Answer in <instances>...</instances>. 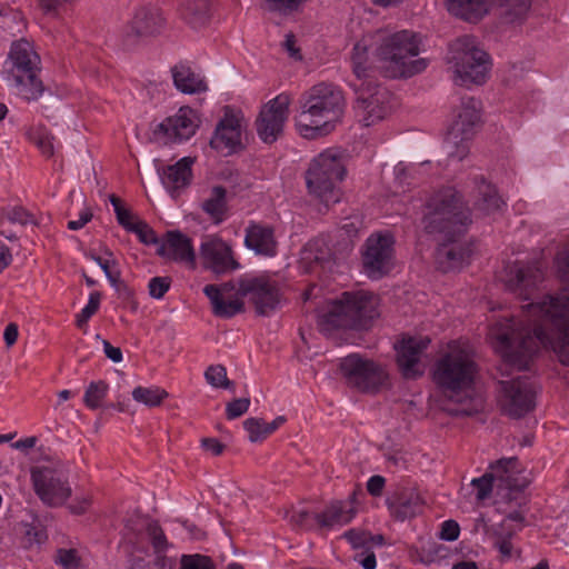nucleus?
<instances>
[{"instance_id": "473e14b6", "label": "nucleus", "mask_w": 569, "mask_h": 569, "mask_svg": "<svg viewBox=\"0 0 569 569\" xmlns=\"http://www.w3.org/2000/svg\"><path fill=\"white\" fill-rule=\"evenodd\" d=\"M355 515V508H348L347 503L342 501H333L322 512L315 513V520L318 528L331 529L349 523Z\"/></svg>"}, {"instance_id": "603ef678", "label": "nucleus", "mask_w": 569, "mask_h": 569, "mask_svg": "<svg viewBox=\"0 0 569 569\" xmlns=\"http://www.w3.org/2000/svg\"><path fill=\"white\" fill-rule=\"evenodd\" d=\"M353 549H369V531L360 529H350L343 533Z\"/></svg>"}, {"instance_id": "20e7f679", "label": "nucleus", "mask_w": 569, "mask_h": 569, "mask_svg": "<svg viewBox=\"0 0 569 569\" xmlns=\"http://www.w3.org/2000/svg\"><path fill=\"white\" fill-rule=\"evenodd\" d=\"M377 305L376 297L368 291H345L318 317V327L327 336L339 329L368 330L379 315Z\"/></svg>"}, {"instance_id": "412c9836", "label": "nucleus", "mask_w": 569, "mask_h": 569, "mask_svg": "<svg viewBox=\"0 0 569 569\" xmlns=\"http://www.w3.org/2000/svg\"><path fill=\"white\" fill-rule=\"evenodd\" d=\"M164 18L160 9L143 6L133 12L131 20L123 29V40L128 46H133L140 40L159 34L164 27Z\"/></svg>"}, {"instance_id": "49530a36", "label": "nucleus", "mask_w": 569, "mask_h": 569, "mask_svg": "<svg viewBox=\"0 0 569 569\" xmlns=\"http://www.w3.org/2000/svg\"><path fill=\"white\" fill-rule=\"evenodd\" d=\"M9 221L11 223H18L20 226H27L33 223L32 216L22 207H12L0 210V222Z\"/></svg>"}, {"instance_id": "e2e57ef3", "label": "nucleus", "mask_w": 569, "mask_h": 569, "mask_svg": "<svg viewBox=\"0 0 569 569\" xmlns=\"http://www.w3.org/2000/svg\"><path fill=\"white\" fill-rule=\"evenodd\" d=\"M88 257L100 266L108 280L116 276V272L111 270V264L116 263L114 260L102 259L93 252L88 253Z\"/></svg>"}, {"instance_id": "6e6d98bb", "label": "nucleus", "mask_w": 569, "mask_h": 569, "mask_svg": "<svg viewBox=\"0 0 569 569\" xmlns=\"http://www.w3.org/2000/svg\"><path fill=\"white\" fill-rule=\"evenodd\" d=\"M291 522L305 530H311L318 527L315 520V513L311 515L307 510L295 511L291 516Z\"/></svg>"}, {"instance_id": "f03ea898", "label": "nucleus", "mask_w": 569, "mask_h": 569, "mask_svg": "<svg viewBox=\"0 0 569 569\" xmlns=\"http://www.w3.org/2000/svg\"><path fill=\"white\" fill-rule=\"evenodd\" d=\"M300 112L296 124L305 138L325 136L333 129L346 108L342 90L333 84L320 82L312 86L299 99Z\"/></svg>"}, {"instance_id": "4c0bfd02", "label": "nucleus", "mask_w": 569, "mask_h": 569, "mask_svg": "<svg viewBox=\"0 0 569 569\" xmlns=\"http://www.w3.org/2000/svg\"><path fill=\"white\" fill-rule=\"evenodd\" d=\"M181 17L193 28L203 26L209 18V1L187 0L181 7Z\"/></svg>"}, {"instance_id": "4468645a", "label": "nucleus", "mask_w": 569, "mask_h": 569, "mask_svg": "<svg viewBox=\"0 0 569 569\" xmlns=\"http://www.w3.org/2000/svg\"><path fill=\"white\" fill-rule=\"evenodd\" d=\"M480 101L473 97L461 99L460 107L446 138L447 144L451 149L449 152L451 158L461 161L468 154L469 141L480 122Z\"/></svg>"}, {"instance_id": "8fccbe9b", "label": "nucleus", "mask_w": 569, "mask_h": 569, "mask_svg": "<svg viewBox=\"0 0 569 569\" xmlns=\"http://www.w3.org/2000/svg\"><path fill=\"white\" fill-rule=\"evenodd\" d=\"M100 301L101 293L99 291H93L90 293L87 306L77 316V326L79 328H82L88 322V320L98 311Z\"/></svg>"}, {"instance_id": "f8f14e48", "label": "nucleus", "mask_w": 569, "mask_h": 569, "mask_svg": "<svg viewBox=\"0 0 569 569\" xmlns=\"http://www.w3.org/2000/svg\"><path fill=\"white\" fill-rule=\"evenodd\" d=\"M476 371L477 366L470 352L452 347L438 360L433 380L445 392H457L471 386Z\"/></svg>"}, {"instance_id": "ddd939ff", "label": "nucleus", "mask_w": 569, "mask_h": 569, "mask_svg": "<svg viewBox=\"0 0 569 569\" xmlns=\"http://www.w3.org/2000/svg\"><path fill=\"white\" fill-rule=\"evenodd\" d=\"M339 369L347 386L361 392L375 393L388 383L385 368L359 353L342 358Z\"/></svg>"}, {"instance_id": "4d7b16f0", "label": "nucleus", "mask_w": 569, "mask_h": 569, "mask_svg": "<svg viewBox=\"0 0 569 569\" xmlns=\"http://www.w3.org/2000/svg\"><path fill=\"white\" fill-rule=\"evenodd\" d=\"M109 281L121 299L128 301L132 299L133 290L123 280L120 279L119 271H116V276L111 278Z\"/></svg>"}, {"instance_id": "de8ad7c7", "label": "nucleus", "mask_w": 569, "mask_h": 569, "mask_svg": "<svg viewBox=\"0 0 569 569\" xmlns=\"http://www.w3.org/2000/svg\"><path fill=\"white\" fill-rule=\"evenodd\" d=\"M308 260L313 261L321 267H327L331 262V252L325 242L315 241L307 248Z\"/></svg>"}, {"instance_id": "bf43d9fd", "label": "nucleus", "mask_w": 569, "mask_h": 569, "mask_svg": "<svg viewBox=\"0 0 569 569\" xmlns=\"http://www.w3.org/2000/svg\"><path fill=\"white\" fill-rule=\"evenodd\" d=\"M58 559L59 563L66 569L74 568L78 565L77 551L73 549H60Z\"/></svg>"}, {"instance_id": "423d86ee", "label": "nucleus", "mask_w": 569, "mask_h": 569, "mask_svg": "<svg viewBox=\"0 0 569 569\" xmlns=\"http://www.w3.org/2000/svg\"><path fill=\"white\" fill-rule=\"evenodd\" d=\"M490 339L495 350L501 357L500 370L502 376L511 370L529 369L533 360L532 329L519 327L513 319L496 323L490 330Z\"/></svg>"}, {"instance_id": "09e8293b", "label": "nucleus", "mask_w": 569, "mask_h": 569, "mask_svg": "<svg viewBox=\"0 0 569 569\" xmlns=\"http://www.w3.org/2000/svg\"><path fill=\"white\" fill-rule=\"evenodd\" d=\"M180 569H214V563L208 556L199 553L182 555L180 558Z\"/></svg>"}, {"instance_id": "7ed1b4c3", "label": "nucleus", "mask_w": 569, "mask_h": 569, "mask_svg": "<svg viewBox=\"0 0 569 569\" xmlns=\"http://www.w3.org/2000/svg\"><path fill=\"white\" fill-rule=\"evenodd\" d=\"M377 305L376 297L368 291H345L318 317V327L327 336L339 329L368 330L379 315Z\"/></svg>"}, {"instance_id": "ea45409f", "label": "nucleus", "mask_w": 569, "mask_h": 569, "mask_svg": "<svg viewBox=\"0 0 569 569\" xmlns=\"http://www.w3.org/2000/svg\"><path fill=\"white\" fill-rule=\"evenodd\" d=\"M168 397V392L159 387H137L132 391V398L148 407L159 406L163 399Z\"/></svg>"}, {"instance_id": "c756f323", "label": "nucleus", "mask_w": 569, "mask_h": 569, "mask_svg": "<svg viewBox=\"0 0 569 569\" xmlns=\"http://www.w3.org/2000/svg\"><path fill=\"white\" fill-rule=\"evenodd\" d=\"M244 246L256 254L274 257L278 251V242L272 227L250 222L246 228Z\"/></svg>"}, {"instance_id": "72a5a7b5", "label": "nucleus", "mask_w": 569, "mask_h": 569, "mask_svg": "<svg viewBox=\"0 0 569 569\" xmlns=\"http://www.w3.org/2000/svg\"><path fill=\"white\" fill-rule=\"evenodd\" d=\"M202 211L214 224H220L228 217L227 190L221 186H214L201 202Z\"/></svg>"}, {"instance_id": "052dcab7", "label": "nucleus", "mask_w": 569, "mask_h": 569, "mask_svg": "<svg viewBox=\"0 0 569 569\" xmlns=\"http://www.w3.org/2000/svg\"><path fill=\"white\" fill-rule=\"evenodd\" d=\"M355 560L363 568V569H376L377 560L373 551L369 549L363 550L355 556Z\"/></svg>"}, {"instance_id": "b1692460", "label": "nucleus", "mask_w": 569, "mask_h": 569, "mask_svg": "<svg viewBox=\"0 0 569 569\" xmlns=\"http://www.w3.org/2000/svg\"><path fill=\"white\" fill-rule=\"evenodd\" d=\"M203 292L209 298L212 312L217 317L228 319L244 310L243 297L238 295V289L236 290V284L231 281L221 286L207 284Z\"/></svg>"}, {"instance_id": "2eb2a0df", "label": "nucleus", "mask_w": 569, "mask_h": 569, "mask_svg": "<svg viewBox=\"0 0 569 569\" xmlns=\"http://www.w3.org/2000/svg\"><path fill=\"white\" fill-rule=\"evenodd\" d=\"M351 86L357 94L355 111L359 121L369 127L385 119L389 112V92L373 80H361Z\"/></svg>"}, {"instance_id": "58836bf2", "label": "nucleus", "mask_w": 569, "mask_h": 569, "mask_svg": "<svg viewBox=\"0 0 569 569\" xmlns=\"http://www.w3.org/2000/svg\"><path fill=\"white\" fill-rule=\"evenodd\" d=\"M367 52L368 46L365 40H361L355 44L351 61L353 72L357 78L355 82L357 83L361 82V80H372L371 77L368 74V70L366 67Z\"/></svg>"}, {"instance_id": "69168bd1", "label": "nucleus", "mask_w": 569, "mask_h": 569, "mask_svg": "<svg viewBox=\"0 0 569 569\" xmlns=\"http://www.w3.org/2000/svg\"><path fill=\"white\" fill-rule=\"evenodd\" d=\"M92 219V212L89 208H84L80 214L78 220H70L68 222V228L70 230H79L84 227Z\"/></svg>"}, {"instance_id": "3c124183", "label": "nucleus", "mask_w": 569, "mask_h": 569, "mask_svg": "<svg viewBox=\"0 0 569 569\" xmlns=\"http://www.w3.org/2000/svg\"><path fill=\"white\" fill-rule=\"evenodd\" d=\"M130 232L136 233L139 240L144 244L158 243V238L153 229L140 219L136 220L134 226L131 228Z\"/></svg>"}, {"instance_id": "f704fd0d", "label": "nucleus", "mask_w": 569, "mask_h": 569, "mask_svg": "<svg viewBox=\"0 0 569 569\" xmlns=\"http://www.w3.org/2000/svg\"><path fill=\"white\" fill-rule=\"evenodd\" d=\"M171 73L176 88L182 93L194 94L208 89L204 79L192 71L189 66L179 63L171 69Z\"/></svg>"}, {"instance_id": "13d9d810", "label": "nucleus", "mask_w": 569, "mask_h": 569, "mask_svg": "<svg viewBox=\"0 0 569 569\" xmlns=\"http://www.w3.org/2000/svg\"><path fill=\"white\" fill-rule=\"evenodd\" d=\"M460 533V527L455 520H446L441 525L440 538L447 541H455Z\"/></svg>"}, {"instance_id": "6ab92c4d", "label": "nucleus", "mask_w": 569, "mask_h": 569, "mask_svg": "<svg viewBox=\"0 0 569 569\" xmlns=\"http://www.w3.org/2000/svg\"><path fill=\"white\" fill-rule=\"evenodd\" d=\"M290 97L279 94L270 100L260 111L256 121L259 138L266 143H273L282 133L289 114Z\"/></svg>"}, {"instance_id": "7c9ffc66", "label": "nucleus", "mask_w": 569, "mask_h": 569, "mask_svg": "<svg viewBox=\"0 0 569 569\" xmlns=\"http://www.w3.org/2000/svg\"><path fill=\"white\" fill-rule=\"evenodd\" d=\"M473 207L483 214H491L501 209L503 201L496 188L487 182L482 176L473 178Z\"/></svg>"}, {"instance_id": "6e6552de", "label": "nucleus", "mask_w": 569, "mask_h": 569, "mask_svg": "<svg viewBox=\"0 0 569 569\" xmlns=\"http://www.w3.org/2000/svg\"><path fill=\"white\" fill-rule=\"evenodd\" d=\"M40 62L39 54L29 41L12 43L6 70L7 80L27 101L37 100L43 92L42 81L38 77Z\"/></svg>"}, {"instance_id": "aec40b11", "label": "nucleus", "mask_w": 569, "mask_h": 569, "mask_svg": "<svg viewBox=\"0 0 569 569\" xmlns=\"http://www.w3.org/2000/svg\"><path fill=\"white\" fill-rule=\"evenodd\" d=\"M430 343L428 337H405L395 346L397 366L405 379H418L423 376L426 365L422 356Z\"/></svg>"}, {"instance_id": "5701e85b", "label": "nucleus", "mask_w": 569, "mask_h": 569, "mask_svg": "<svg viewBox=\"0 0 569 569\" xmlns=\"http://www.w3.org/2000/svg\"><path fill=\"white\" fill-rule=\"evenodd\" d=\"M200 257L203 267L216 274H224L240 267L233 257L232 248L218 237H210L202 241Z\"/></svg>"}, {"instance_id": "e433bc0d", "label": "nucleus", "mask_w": 569, "mask_h": 569, "mask_svg": "<svg viewBox=\"0 0 569 569\" xmlns=\"http://www.w3.org/2000/svg\"><path fill=\"white\" fill-rule=\"evenodd\" d=\"M284 421L286 419L282 416L277 417L271 422H266L261 418H248L243 421V428L248 432L251 442H259L274 432Z\"/></svg>"}, {"instance_id": "393cba45", "label": "nucleus", "mask_w": 569, "mask_h": 569, "mask_svg": "<svg viewBox=\"0 0 569 569\" xmlns=\"http://www.w3.org/2000/svg\"><path fill=\"white\" fill-rule=\"evenodd\" d=\"M199 122L197 111L190 107H181L174 116L159 123L154 133H162L169 141L181 142L196 133Z\"/></svg>"}, {"instance_id": "dca6fc26", "label": "nucleus", "mask_w": 569, "mask_h": 569, "mask_svg": "<svg viewBox=\"0 0 569 569\" xmlns=\"http://www.w3.org/2000/svg\"><path fill=\"white\" fill-rule=\"evenodd\" d=\"M238 295L248 297L259 316H270L280 305L281 295L276 281L264 276H242Z\"/></svg>"}, {"instance_id": "a18cd8bd", "label": "nucleus", "mask_w": 569, "mask_h": 569, "mask_svg": "<svg viewBox=\"0 0 569 569\" xmlns=\"http://www.w3.org/2000/svg\"><path fill=\"white\" fill-rule=\"evenodd\" d=\"M206 380L214 388L231 389L233 382L227 377V370L222 365H212L204 372Z\"/></svg>"}, {"instance_id": "0e129e2a", "label": "nucleus", "mask_w": 569, "mask_h": 569, "mask_svg": "<svg viewBox=\"0 0 569 569\" xmlns=\"http://www.w3.org/2000/svg\"><path fill=\"white\" fill-rule=\"evenodd\" d=\"M117 220L120 226H122L126 230L130 231L134 226V222L138 218H136L128 209L118 210Z\"/></svg>"}, {"instance_id": "a878e982", "label": "nucleus", "mask_w": 569, "mask_h": 569, "mask_svg": "<svg viewBox=\"0 0 569 569\" xmlns=\"http://www.w3.org/2000/svg\"><path fill=\"white\" fill-rule=\"evenodd\" d=\"M386 505L395 520L406 521L422 512L425 500L416 488L397 487L386 499Z\"/></svg>"}, {"instance_id": "37998d69", "label": "nucleus", "mask_w": 569, "mask_h": 569, "mask_svg": "<svg viewBox=\"0 0 569 569\" xmlns=\"http://www.w3.org/2000/svg\"><path fill=\"white\" fill-rule=\"evenodd\" d=\"M28 137L38 146L44 156L51 157L53 154V137L44 127L38 126L30 128Z\"/></svg>"}, {"instance_id": "9b49d317", "label": "nucleus", "mask_w": 569, "mask_h": 569, "mask_svg": "<svg viewBox=\"0 0 569 569\" xmlns=\"http://www.w3.org/2000/svg\"><path fill=\"white\" fill-rule=\"evenodd\" d=\"M546 317L552 327V337L536 331V339L548 343L560 361L569 365V293L536 302V318Z\"/></svg>"}, {"instance_id": "2f4dec72", "label": "nucleus", "mask_w": 569, "mask_h": 569, "mask_svg": "<svg viewBox=\"0 0 569 569\" xmlns=\"http://www.w3.org/2000/svg\"><path fill=\"white\" fill-rule=\"evenodd\" d=\"M193 162V158L184 157L174 164L167 166L162 171H159L161 182L169 192L174 193L190 184Z\"/></svg>"}, {"instance_id": "c9c22d12", "label": "nucleus", "mask_w": 569, "mask_h": 569, "mask_svg": "<svg viewBox=\"0 0 569 569\" xmlns=\"http://www.w3.org/2000/svg\"><path fill=\"white\" fill-rule=\"evenodd\" d=\"M448 11L466 21H478L488 13L490 0H447Z\"/></svg>"}, {"instance_id": "a19ab883", "label": "nucleus", "mask_w": 569, "mask_h": 569, "mask_svg": "<svg viewBox=\"0 0 569 569\" xmlns=\"http://www.w3.org/2000/svg\"><path fill=\"white\" fill-rule=\"evenodd\" d=\"M531 0H499L501 16L508 22L521 19L529 10Z\"/></svg>"}, {"instance_id": "c85d7f7f", "label": "nucleus", "mask_w": 569, "mask_h": 569, "mask_svg": "<svg viewBox=\"0 0 569 569\" xmlns=\"http://www.w3.org/2000/svg\"><path fill=\"white\" fill-rule=\"evenodd\" d=\"M241 144V124L229 110L216 127L210 146L218 151H234Z\"/></svg>"}, {"instance_id": "774afa93", "label": "nucleus", "mask_w": 569, "mask_h": 569, "mask_svg": "<svg viewBox=\"0 0 569 569\" xmlns=\"http://www.w3.org/2000/svg\"><path fill=\"white\" fill-rule=\"evenodd\" d=\"M103 350L106 356L113 362H120L122 360V351L118 347H113L109 341L102 340Z\"/></svg>"}, {"instance_id": "9d476101", "label": "nucleus", "mask_w": 569, "mask_h": 569, "mask_svg": "<svg viewBox=\"0 0 569 569\" xmlns=\"http://www.w3.org/2000/svg\"><path fill=\"white\" fill-rule=\"evenodd\" d=\"M528 485L518 458H502L490 465V471L471 480L477 490V500L488 499L493 490L502 499L511 500L512 492H519Z\"/></svg>"}, {"instance_id": "864d4df0", "label": "nucleus", "mask_w": 569, "mask_h": 569, "mask_svg": "<svg viewBox=\"0 0 569 569\" xmlns=\"http://www.w3.org/2000/svg\"><path fill=\"white\" fill-rule=\"evenodd\" d=\"M170 286L171 279L169 277H153L148 284L149 295L154 299H161L168 292Z\"/></svg>"}, {"instance_id": "0eeeda50", "label": "nucleus", "mask_w": 569, "mask_h": 569, "mask_svg": "<svg viewBox=\"0 0 569 569\" xmlns=\"http://www.w3.org/2000/svg\"><path fill=\"white\" fill-rule=\"evenodd\" d=\"M346 174L343 157L337 150L328 149L310 162L306 171V184L309 193L326 208L341 199L338 187Z\"/></svg>"}, {"instance_id": "c03bdc74", "label": "nucleus", "mask_w": 569, "mask_h": 569, "mask_svg": "<svg viewBox=\"0 0 569 569\" xmlns=\"http://www.w3.org/2000/svg\"><path fill=\"white\" fill-rule=\"evenodd\" d=\"M147 533L151 540V545L159 559H164V552L169 547L167 537L157 521H151L147 526Z\"/></svg>"}, {"instance_id": "a211bd4d", "label": "nucleus", "mask_w": 569, "mask_h": 569, "mask_svg": "<svg viewBox=\"0 0 569 569\" xmlns=\"http://www.w3.org/2000/svg\"><path fill=\"white\" fill-rule=\"evenodd\" d=\"M31 480L36 493L48 506H61L71 495L63 472L49 466L32 468Z\"/></svg>"}, {"instance_id": "680f3d73", "label": "nucleus", "mask_w": 569, "mask_h": 569, "mask_svg": "<svg viewBox=\"0 0 569 569\" xmlns=\"http://www.w3.org/2000/svg\"><path fill=\"white\" fill-rule=\"evenodd\" d=\"M386 485V479L382 476L376 475L369 478L367 482V490L373 497H379Z\"/></svg>"}, {"instance_id": "5fc2aeb1", "label": "nucleus", "mask_w": 569, "mask_h": 569, "mask_svg": "<svg viewBox=\"0 0 569 569\" xmlns=\"http://www.w3.org/2000/svg\"><path fill=\"white\" fill-rule=\"evenodd\" d=\"M250 407L249 398H238L227 405L226 416L229 420L239 418L248 411Z\"/></svg>"}, {"instance_id": "cd10ccee", "label": "nucleus", "mask_w": 569, "mask_h": 569, "mask_svg": "<svg viewBox=\"0 0 569 569\" xmlns=\"http://www.w3.org/2000/svg\"><path fill=\"white\" fill-rule=\"evenodd\" d=\"M157 253L163 258L194 267L196 254L191 239L178 230L167 232L164 241L157 249Z\"/></svg>"}, {"instance_id": "f257e3e1", "label": "nucleus", "mask_w": 569, "mask_h": 569, "mask_svg": "<svg viewBox=\"0 0 569 569\" xmlns=\"http://www.w3.org/2000/svg\"><path fill=\"white\" fill-rule=\"evenodd\" d=\"M470 222V212L456 189L443 188L428 200L423 224L428 233L441 236L436 263L442 272L458 270L468 263L472 250L459 239Z\"/></svg>"}, {"instance_id": "39448f33", "label": "nucleus", "mask_w": 569, "mask_h": 569, "mask_svg": "<svg viewBox=\"0 0 569 569\" xmlns=\"http://www.w3.org/2000/svg\"><path fill=\"white\" fill-rule=\"evenodd\" d=\"M421 38L416 32L401 30L385 37L377 48L381 68L388 78H410L422 72L428 63L417 58Z\"/></svg>"}, {"instance_id": "338daca9", "label": "nucleus", "mask_w": 569, "mask_h": 569, "mask_svg": "<svg viewBox=\"0 0 569 569\" xmlns=\"http://www.w3.org/2000/svg\"><path fill=\"white\" fill-rule=\"evenodd\" d=\"M202 447L211 452L213 456H220L224 450V445L216 438H203L201 440Z\"/></svg>"}, {"instance_id": "f3484780", "label": "nucleus", "mask_w": 569, "mask_h": 569, "mask_svg": "<svg viewBox=\"0 0 569 569\" xmlns=\"http://www.w3.org/2000/svg\"><path fill=\"white\" fill-rule=\"evenodd\" d=\"M393 238L390 234H371L363 244L362 266L371 279H380L395 264Z\"/></svg>"}, {"instance_id": "4be33fe9", "label": "nucleus", "mask_w": 569, "mask_h": 569, "mask_svg": "<svg viewBox=\"0 0 569 569\" xmlns=\"http://www.w3.org/2000/svg\"><path fill=\"white\" fill-rule=\"evenodd\" d=\"M503 390V410L513 418L526 415L532 405V382L528 376H517L510 381H500Z\"/></svg>"}, {"instance_id": "bb28decb", "label": "nucleus", "mask_w": 569, "mask_h": 569, "mask_svg": "<svg viewBox=\"0 0 569 569\" xmlns=\"http://www.w3.org/2000/svg\"><path fill=\"white\" fill-rule=\"evenodd\" d=\"M502 281L506 288L517 295L520 299L528 301L527 308H530L533 302L531 297L533 295V269L530 263H522L515 261L505 268Z\"/></svg>"}, {"instance_id": "79ce46f5", "label": "nucleus", "mask_w": 569, "mask_h": 569, "mask_svg": "<svg viewBox=\"0 0 569 569\" xmlns=\"http://www.w3.org/2000/svg\"><path fill=\"white\" fill-rule=\"evenodd\" d=\"M109 386L106 381H92L84 391L83 402L89 409H98L101 407L102 400L106 398Z\"/></svg>"}, {"instance_id": "1a4fd4ad", "label": "nucleus", "mask_w": 569, "mask_h": 569, "mask_svg": "<svg viewBox=\"0 0 569 569\" xmlns=\"http://www.w3.org/2000/svg\"><path fill=\"white\" fill-rule=\"evenodd\" d=\"M449 62L453 64V81L457 86L470 88L482 84L490 70L489 54L471 36L458 38L450 44Z\"/></svg>"}]
</instances>
